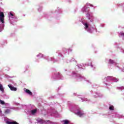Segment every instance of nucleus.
Returning <instances> with one entry per match:
<instances>
[{
	"instance_id": "nucleus-9",
	"label": "nucleus",
	"mask_w": 124,
	"mask_h": 124,
	"mask_svg": "<svg viewBox=\"0 0 124 124\" xmlns=\"http://www.w3.org/2000/svg\"><path fill=\"white\" fill-rule=\"evenodd\" d=\"M83 9L85 12H88L89 11V10L88 9V8L85 6L83 8Z\"/></svg>"
},
{
	"instance_id": "nucleus-5",
	"label": "nucleus",
	"mask_w": 124,
	"mask_h": 124,
	"mask_svg": "<svg viewBox=\"0 0 124 124\" xmlns=\"http://www.w3.org/2000/svg\"><path fill=\"white\" fill-rule=\"evenodd\" d=\"M7 124H19V123H17L16 121H13V122H7Z\"/></svg>"
},
{
	"instance_id": "nucleus-13",
	"label": "nucleus",
	"mask_w": 124,
	"mask_h": 124,
	"mask_svg": "<svg viewBox=\"0 0 124 124\" xmlns=\"http://www.w3.org/2000/svg\"><path fill=\"white\" fill-rule=\"evenodd\" d=\"M32 114H35L36 113V109H33L31 111Z\"/></svg>"
},
{
	"instance_id": "nucleus-11",
	"label": "nucleus",
	"mask_w": 124,
	"mask_h": 124,
	"mask_svg": "<svg viewBox=\"0 0 124 124\" xmlns=\"http://www.w3.org/2000/svg\"><path fill=\"white\" fill-rule=\"evenodd\" d=\"M64 122V124H68L69 122L67 120H64L63 121Z\"/></svg>"
},
{
	"instance_id": "nucleus-3",
	"label": "nucleus",
	"mask_w": 124,
	"mask_h": 124,
	"mask_svg": "<svg viewBox=\"0 0 124 124\" xmlns=\"http://www.w3.org/2000/svg\"><path fill=\"white\" fill-rule=\"evenodd\" d=\"M77 115L79 116V117H82V116H84L85 114L84 113H82L81 111H79L77 113Z\"/></svg>"
},
{
	"instance_id": "nucleus-7",
	"label": "nucleus",
	"mask_w": 124,
	"mask_h": 124,
	"mask_svg": "<svg viewBox=\"0 0 124 124\" xmlns=\"http://www.w3.org/2000/svg\"><path fill=\"white\" fill-rule=\"evenodd\" d=\"M108 63H110L111 64H113V63H115V62H114V60H112L111 59H109L108 61Z\"/></svg>"
},
{
	"instance_id": "nucleus-8",
	"label": "nucleus",
	"mask_w": 124,
	"mask_h": 124,
	"mask_svg": "<svg viewBox=\"0 0 124 124\" xmlns=\"http://www.w3.org/2000/svg\"><path fill=\"white\" fill-rule=\"evenodd\" d=\"M37 57L38 59H41V58H42L43 57V54L40 53L37 55Z\"/></svg>"
},
{
	"instance_id": "nucleus-14",
	"label": "nucleus",
	"mask_w": 124,
	"mask_h": 124,
	"mask_svg": "<svg viewBox=\"0 0 124 124\" xmlns=\"http://www.w3.org/2000/svg\"><path fill=\"white\" fill-rule=\"evenodd\" d=\"M0 104H2V105H3L5 104L4 101L1 100V99H0Z\"/></svg>"
},
{
	"instance_id": "nucleus-10",
	"label": "nucleus",
	"mask_w": 124,
	"mask_h": 124,
	"mask_svg": "<svg viewBox=\"0 0 124 124\" xmlns=\"http://www.w3.org/2000/svg\"><path fill=\"white\" fill-rule=\"evenodd\" d=\"M109 110H111V111H113L114 110V106H110L109 108Z\"/></svg>"
},
{
	"instance_id": "nucleus-4",
	"label": "nucleus",
	"mask_w": 124,
	"mask_h": 124,
	"mask_svg": "<svg viewBox=\"0 0 124 124\" xmlns=\"http://www.w3.org/2000/svg\"><path fill=\"white\" fill-rule=\"evenodd\" d=\"M25 92L30 95H32V93L31 92L29 89H26Z\"/></svg>"
},
{
	"instance_id": "nucleus-16",
	"label": "nucleus",
	"mask_w": 124,
	"mask_h": 124,
	"mask_svg": "<svg viewBox=\"0 0 124 124\" xmlns=\"http://www.w3.org/2000/svg\"><path fill=\"white\" fill-rule=\"evenodd\" d=\"M41 122L43 123V120H42V119L39 120V123H41Z\"/></svg>"
},
{
	"instance_id": "nucleus-17",
	"label": "nucleus",
	"mask_w": 124,
	"mask_h": 124,
	"mask_svg": "<svg viewBox=\"0 0 124 124\" xmlns=\"http://www.w3.org/2000/svg\"><path fill=\"white\" fill-rule=\"evenodd\" d=\"M10 15H11V16H14V15H13L11 13H10Z\"/></svg>"
},
{
	"instance_id": "nucleus-15",
	"label": "nucleus",
	"mask_w": 124,
	"mask_h": 124,
	"mask_svg": "<svg viewBox=\"0 0 124 124\" xmlns=\"http://www.w3.org/2000/svg\"><path fill=\"white\" fill-rule=\"evenodd\" d=\"M9 112H10V110L9 109H6L5 111V113L6 114H8V113H9Z\"/></svg>"
},
{
	"instance_id": "nucleus-6",
	"label": "nucleus",
	"mask_w": 124,
	"mask_h": 124,
	"mask_svg": "<svg viewBox=\"0 0 124 124\" xmlns=\"http://www.w3.org/2000/svg\"><path fill=\"white\" fill-rule=\"evenodd\" d=\"M0 91H1L2 93H4V89L1 84H0Z\"/></svg>"
},
{
	"instance_id": "nucleus-1",
	"label": "nucleus",
	"mask_w": 124,
	"mask_h": 124,
	"mask_svg": "<svg viewBox=\"0 0 124 124\" xmlns=\"http://www.w3.org/2000/svg\"><path fill=\"white\" fill-rule=\"evenodd\" d=\"M0 21L2 24H4V14L3 12H0Z\"/></svg>"
},
{
	"instance_id": "nucleus-2",
	"label": "nucleus",
	"mask_w": 124,
	"mask_h": 124,
	"mask_svg": "<svg viewBox=\"0 0 124 124\" xmlns=\"http://www.w3.org/2000/svg\"><path fill=\"white\" fill-rule=\"evenodd\" d=\"M8 86L9 87V89H10L11 91H14L15 92L17 91V88L12 86V85L11 84H9Z\"/></svg>"
},
{
	"instance_id": "nucleus-12",
	"label": "nucleus",
	"mask_w": 124,
	"mask_h": 124,
	"mask_svg": "<svg viewBox=\"0 0 124 124\" xmlns=\"http://www.w3.org/2000/svg\"><path fill=\"white\" fill-rule=\"evenodd\" d=\"M84 25L85 27V29H88V28H89V24H88V23H84Z\"/></svg>"
}]
</instances>
